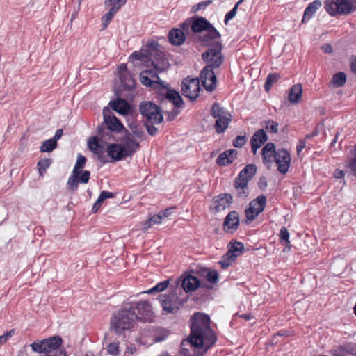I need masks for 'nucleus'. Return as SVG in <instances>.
Segmentation results:
<instances>
[{"label": "nucleus", "instance_id": "79ce46f5", "mask_svg": "<svg viewBox=\"0 0 356 356\" xmlns=\"http://www.w3.org/2000/svg\"><path fill=\"white\" fill-rule=\"evenodd\" d=\"M56 145L55 140L49 139L42 143L40 150L42 152H51L56 147Z\"/></svg>", "mask_w": 356, "mask_h": 356}, {"label": "nucleus", "instance_id": "6ab92c4d", "mask_svg": "<svg viewBox=\"0 0 356 356\" xmlns=\"http://www.w3.org/2000/svg\"><path fill=\"white\" fill-rule=\"evenodd\" d=\"M239 222L238 213L235 211L229 212L224 220V230L227 232L233 233L238 228Z\"/></svg>", "mask_w": 356, "mask_h": 356}, {"label": "nucleus", "instance_id": "603ef678", "mask_svg": "<svg viewBox=\"0 0 356 356\" xmlns=\"http://www.w3.org/2000/svg\"><path fill=\"white\" fill-rule=\"evenodd\" d=\"M346 167L350 170V171L356 176V147H355V153L353 157L349 159L347 162Z\"/></svg>", "mask_w": 356, "mask_h": 356}, {"label": "nucleus", "instance_id": "7ed1b4c3", "mask_svg": "<svg viewBox=\"0 0 356 356\" xmlns=\"http://www.w3.org/2000/svg\"><path fill=\"white\" fill-rule=\"evenodd\" d=\"M136 314L133 308L124 309L114 314L111 320V330L117 334L133 330L136 325Z\"/></svg>", "mask_w": 356, "mask_h": 356}, {"label": "nucleus", "instance_id": "c756f323", "mask_svg": "<svg viewBox=\"0 0 356 356\" xmlns=\"http://www.w3.org/2000/svg\"><path fill=\"white\" fill-rule=\"evenodd\" d=\"M321 1L319 0H316L309 3L304 12L302 22L305 23L309 21L314 15L316 10L321 7Z\"/></svg>", "mask_w": 356, "mask_h": 356}, {"label": "nucleus", "instance_id": "f257e3e1", "mask_svg": "<svg viewBox=\"0 0 356 356\" xmlns=\"http://www.w3.org/2000/svg\"><path fill=\"white\" fill-rule=\"evenodd\" d=\"M191 332L188 340L182 342V351L186 355H191L184 348L190 345L193 348L202 349L197 355L205 353L216 341V336L210 328L209 316L202 313H195L191 318Z\"/></svg>", "mask_w": 356, "mask_h": 356}, {"label": "nucleus", "instance_id": "39448f33", "mask_svg": "<svg viewBox=\"0 0 356 356\" xmlns=\"http://www.w3.org/2000/svg\"><path fill=\"white\" fill-rule=\"evenodd\" d=\"M222 44L216 42L213 47L202 54V59L209 68L219 67L224 61L222 54Z\"/></svg>", "mask_w": 356, "mask_h": 356}, {"label": "nucleus", "instance_id": "bf43d9fd", "mask_svg": "<svg viewBox=\"0 0 356 356\" xmlns=\"http://www.w3.org/2000/svg\"><path fill=\"white\" fill-rule=\"evenodd\" d=\"M246 142L245 137L243 136H238L233 142V145L236 147H242Z\"/></svg>", "mask_w": 356, "mask_h": 356}, {"label": "nucleus", "instance_id": "5701e85b", "mask_svg": "<svg viewBox=\"0 0 356 356\" xmlns=\"http://www.w3.org/2000/svg\"><path fill=\"white\" fill-rule=\"evenodd\" d=\"M180 282L182 289L186 292L195 291L200 284L199 280L191 275L181 277Z\"/></svg>", "mask_w": 356, "mask_h": 356}, {"label": "nucleus", "instance_id": "49530a36", "mask_svg": "<svg viewBox=\"0 0 356 356\" xmlns=\"http://www.w3.org/2000/svg\"><path fill=\"white\" fill-rule=\"evenodd\" d=\"M115 13H114L112 11L108 10V13H106L105 15H104L102 18V29H105L107 28L109 23L111 22L113 17L115 16Z\"/></svg>", "mask_w": 356, "mask_h": 356}, {"label": "nucleus", "instance_id": "7c9ffc66", "mask_svg": "<svg viewBox=\"0 0 356 356\" xmlns=\"http://www.w3.org/2000/svg\"><path fill=\"white\" fill-rule=\"evenodd\" d=\"M45 346V353H51L53 351H61L58 349L61 345V339L59 337H54L47 339H44Z\"/></svg>", "mask_w": 356, "mask_h": 356}, {"label": "nucleus", "instance_id": "58836bf2", "mask_svg": "<svg viewBox=\"0 0 356 356\" xmlns=\"http://www.w3.org/2000/svg\"><path fill=\"white\" fill-rule=\"evenodd\" d=\"M209 23L205 19L200 17L196 19L192 24V30L194 32H202L208 29Z\"/></svg>", "mask_w": 356, "mask_h": 356}, {"label": "nucleus", "instance_id": "6e6552de", "mask_svg": "<svg viewBox=\"0 0 356 356\" xmlns=\"http://www.w3.org/2000/svg\"><path fill=\"white\" fill-rule=\"evenodd\" d=\"M159 301L166 314L177 312L184 303V301L178 298L176 291L168 295L160 296Z\"/></svg>", "mask_w": 356, "mask_h": 356}, {"label": "nucleus", "instance_id": "680f3d73", "mask_svg": "<svg viewBox=\"0 0 356 356\" xmlns=\"http://www.w3.org/2000/svg\"><path fill=\"white\" fill-rule=\"evenodd\" d=\"M149 220H151L152 225L160 224L162 222L161 217L159 216V214L151 217Z\"/></svg>", "mask_w": 356, "mask_h": 356}, {"label": "nucleus", "instance_id": "f704fd0d", "mask_svg": "<svg viewBox=\"0 0 356 356\" xmlns=\"http://www.w3.org/2000/svg\"><path fill=\"white\" fill-rule=\"evenodd\" d=\"M234 187L239 197H246L248 196V187L247 180L243 181L236 177L234 181Z\"/></svg>", "mask_w": 356, "mask_h": 356}, {"label": "nucleus", "instance_id": "0e129e2a", "mask_svg": "<svg viewBox=\"0 0 356 356\" xmlns=\"http://www.w3.org/2000/svg\"><path fill=\"white\" fill-rule=\"evenodd\" d=\"M306 147V142L305 140H300L297 147L296 150L298 154H300V152Z\"/></svg>", "mask_w": 356, "mask_h": 356}, {"label": "nucleus", "instance_id": "423d86ee", "mask_svg": "<svg viewBox=\"0 0 356 356\" xmlns=\"http://www.w3.org/2000/svg\"><path fill=\"white\" fill-rule=\"evenodd\" d=\"M211 115L216 119L215 124L216 132L218 134L223 133L232 120L231 114L221 108L218 104H214L211 110Z\"/></svg>", "mask_w": 356, "mask_h": 356}, {"label": "nucleus", "instance_id": "a19ab883", "mask_svg": "<svg viewBox=\"0 0 356 356\" xmlns=\"http://www.w3.org/2000/svg\"><path fill=\"white\" fill-rule=\"evenodd\" d=\"M280 239L286 243V246L283 250L284 252L289 251L291 249L289 240V232L285 227H282L280 232Z\"/></svg>", "mask_w": 356, "mask_h": 356}, {"label": "nucleus", "instance_id": "9b49d317", "mask_svg": "<svg viewBox=\"0 0 356 356\" xmlns=\"http://www.w3.org/2000/svg\"><path fill=\"white\" fill-rule=\"evenodd\" d=\"M182 93L184 96L189 98L191 100L195 99L200 91V81L197 78L185 79L182 81Z\"/></svg>", "mask_w": 356, "mask_h": 356}, {"label": "nucleus", "instance_id": "a211bd4d", "mask_svg": "<svg viewBox=\"0 0 356 356\" xmlns=\"http://www.w3.org/2000/svg\"><path fill=\"white\" fill-rule=\"evenodd\" d=\"M232 202V197L229 194H220L213 198L211 208L216 212H220L229 208Z\"/></svg>", "mask_w": 356, "mask_h": 356}, {"label": "nucleus", "instance_id": "3c124183", "mask_svg": "<svg viewBox=\"0 0 356 356\" xmlns=\"http://www.w3.org/2000/svg\"><path fill=\"white\" fill-rule=\"evenodd\" d=\"M243 2V0L238 1L234 6V7L225 15V23L227 24L229 20L233 19L237 13V9L240 3Z\"/></svg>", "mask_w": 356, "mask_h": 356}, {"label": "nucleus", "instance_id": "2f4dec72", "mask_svg": "<svg viewBox=\"0 0 356 356\" xmlns=\"http://www.w3.org/2000/svg\"><path fill=\"white\" fill-rule=\"evenodd\" d=\"M88 147L94 154L98 156L99 159L101 158L104 152V147L99 144V139L97 136H92L88 138Z\"/></svg>", "mask_w": 356, "mask_h": 356}, {"label": "nucleus", "instance_id": "e433bc0d", "mask_svg": "<svg viewBox=\"0 0 356 356\" xmlns=\"http://www.w3.org/2000/svg\"><path fill=\"white\" fill-rule=\"evenodd\" d=\"M346 82V75L343 72H339L333 75L330 83V86L332 88H339L343 86Z\"/></svg>", "mask_w": 356, "mask_h": 356}, {"label": "nucleus", "instance_id": "5fc2aeb1", "mask_svg": "<svg viewBox=\"0 0 356 356\" xmlns=\"http://www.w3.org/2000/svg\"><path fill=\"white\" fill-rule=\"evenodd\" d=\"M108 353L112 355H118L119 354V345L118 343H110L108 346Z\"/></svg>", "mask_w": 356, "mask_h": 356}, {"label": "nucleus", "instance_id": "412c9836", "mask_svg": "<svg viewBox=\"0 0 356 356\" xmlns=\"http://www.w3.org/2000/svg\"><path fill=\"white\" fill-rule=\"evenodd\" d=\"M154 47V44H147L145 47L142 49L140 51L133 52L130 56V59L146 63L147 59L149 60V58L153 56L152 50Z\"/></svg>", "mask_w": 356, "mask_h": 356}, {"label": "nucleus", "instance_id": "4be33fe9", "mask_svg": "<svg viewBox=\"0 0 356 356\" xmlns=\"http://www.w3.org/2000/svg\"><path fill=\"white\" fill-rule=\"evenodd\" d=\"M122 144L128 156H131L140 148V142L131 135H125Z\"/></svg>", "mask_w": 356, "mask_h": 356}, {"label": "nucleus", "instance_id": "b1692460", "mask_svg": "<svg viewBox=\"0 0 356 356\" xmlns=\"http://www.w3.org/2000/svg\"><path fill=\"white\" fill-rule=\"evenodd\" d=\"M268 140L267 136L263 129H259L254 133L251 139L252 151L256 154L257 151Z\"/></svg>", "mask_w": 356, "mask_h": 356}, {"label": "nucleus", "instance_id": "dca6fc26", "mask_svg": "<svg viewBox=\"0 0 356 356\" xmlns=\"http://www.w3.org/2000/svg\"><path fill=\"white\" fill-rule=\"evenodd\" d=\"M275 161L280 172L285 174L291 165V155L285 149H279Z\"/></svg>", "mask_w": 356, "mask_h": 356}, {"label": "nucleus", "instance_id": "37998d69", "mask_svg": "<svg viewBox=\"0 0 356 356\" xmlns=\"http://www.w3.org/2000/svg\"><path fill=\"white\" fill-rule=\"evenodd\" d=\"M280 78V76L279 74L275 73V74H268L267 76L265 85H264L266 91H267V92L269 91L270 89L271 88L272 85L274 83H276L279 80Z\"/></svg>", "mask_w": 356, "mask_h": 356}, {"label": "nucleus", "instance_id": "13d9d810", "mask_svg": "<svg viewBox=\"0 0 356 356\" xmlns=\"http://www.w3.org/2000/svg\"><path fill=\"white\" fill-rule=\"evenodd\" d=\"M265 128L266 130L275 134L278 131V124L273 121H268L266 122Z\"/></svg>", "mask_w": 356, "mask_h": 356}, {"label": "nucleus", "instance_id": "2eb2a0df", "mask_svg": "<svg viewBox=\"0 0 356 356\" xmlns=\"http://www.w3.org/2000/svg\"><path fill=\"white\" fill-rule=\"evenodd\" d=\"M103 116L104 123L108 130L119 133L123 129V124L115 115L111 114L109 108H104Z\"/></svg>", "mask_w": 356, "mask_h": 356}, {"label": "nucleus", "instance_id": "4d7b16f0", "mask_svg": "<svg viewBox=\"0 0 356 356\" xmlns=\"http://www.w3.org/2000/svg\"><path fill=\"white\" fill-rule=\"evenodd\" d=\"M206 31H207L208 36L211 39L218 38L220 36L218 31L210 24Z\"/></svg>", "mask_w": 356, "mask_h": 356}, {"label": "nucleus", "instance_id": "9d476101", "mask_svg": "<svg viewBox=\"0 0 356 356\" xmlns=\"http://www.w3.org/2000/svg\"><path fill=\"white\" fill-rule=\"evenodd\" d=\"M244 245L241 242H234L230 243L227 252L222 257L219 261L222 268L230 266L236 260V257L243 253Z\"/></svg>", "mask_w": 356, "mask_h": 356}, {"label": "nucleus", "instance_id": "c9c22d12", "mask_svg": "<svg viewBox=\"0 0 356 356\" xmlns=\"http://www.w3.org/2000/svg\"><path fill=\"white\" fill-rule=\"evenodd\" d=\"M114 197H115V194L111 192L106 191H102L100 195H99L98 199L93 204V207L92 209V211L94 213L97 212L98 210L99 209V208L101 207L102 204L106 199L113 198Z\"/></svg>", "mask_w": 356, "mask_h": 356}, {"label": "nucleus", "instance_id": "c85d7f7f", "mask_svg": "<svg viewBox=\"0 0 356 356\" xmlns=\"http://www.w3.org/2000/svg\"><path fill=\"white\" fill-rule=\"evenodd\" d=\"M302 95V86L301 83L293 85L289 90L288 99L292 104H298Z\"/></svg>", "mask_w": 356, "mask_h": 356}, {"label": "nucleus", "instance_id": "69168bd1", "mask_svg": "<svg viewBox=\"0 0 356 356\" xmlns=\"http://www.w3.org/2000/svg\"><path fill=\"white\" fill-rule=\"evenodd\" d=\"M146 127H147V132L149 135L154 136L156 134L157 129L156 127H154V126L147 124Z\"/></svg>", "mask_w": 356, "mask_h": 356}, {"label": "nucleus", "instance_id": "e2e57ef3", "mask_svg": "<svg viewBox=\"0 0 356 356\" xmlns=\"http://www.w3.org/2000/svg\"><path fill=\"white\" fill-rule=\"evenodd\" d=\"M171 212L172 208H169L160 212L159 214L161 217V219L163 220V218L168 217L171 214Z\"/></svg>", "mask_w": 356, "mask_h": 356}, {"label": "nucleus", "instance_id": "c03bdc74", "mask_svg": "<svg viewBox=\"0 0 356 356\" xmlns=\"http://www.w3.org/2000/svg\"><path fill=\"white\" fill-rule=\"evenodd\" d=\"M51 163V160L49 159H42L38 163V169L41 177H43L46 170L49 168Z\"/></svg>", "mask_w": 356, "mask_h": 356}, {"label": "nucleus", "instance_id": "f3484780", "mask_svg": "<svg viewBox=\"0 0 356 356\" xmlns=\"http://www.w3.org/2000/svg\"><path fill=\"white\" fill-rule=\"evenodd\" d=\"M118 75L122 86L127 90L134 88L136 83L131 74L127 70L126 64H121L118 68Z\"/></svg>", "mask_w": 356, "mask_h": 356}, {"label": "nucleus", "instance_id": "052dcab7", "mask_svg": "<svg viewBox=\"0 0 356 356\" xmlns=\"http://www.w3.org/2000/svg\"><path fill=\"white\" fill-rule=\"evenodd\" d=\"M350 67L351 71L356 74V56H351L350 58Z\"/></svg>", "mask_w": 356, "mask_h": 356}, {"label": "nucleus", "instance_id": "338daca9", "mask_svg": "<svg viewBox=\"0 0 356 356\" xmlns=\"http://www.w3.org/2000/svg\"><path fill=\"white\" fill-rule=\"evenodd\" d=\"M321 49L325 53H332V47L330 44H324L321 47Z\"/></svg>", "mask_w": 356, "mask_h": 356}, {"label": "nucleus", "instance_id": "f03ea898", "mask_svg": "<svg viewBox=\"0 0 356 356\" xmlns=\"http://www.w3.org/2000/svg\"><path fill=\"white\" fill-rule=\"evenodd\" d=\"M153 56L149 58L154 70H145L140 74L141 83L147 87L157 89L164 85V81L160 80L157 74L166 70L170 64L162 52L159 51L156 47L152 50Z\"/></svg>", "mask_w": 356, "mask_h": 356}, {"label": "nucleus", "instance_id": "774afa93", "mask_svg": "<svg viewBox=\"0 0 356 356\" xmlns=\"http://www.w3.org/2000/svg\"><path fill=\"white\" fill-rule=\"evenodd\" d=\"M45 356H65L62 351H53L51 353L46 354Z\"/></svg>", "mask_w": 356, "mask_h": 356}, {"label": "nucleus", "instance_id": "20e7f679", "mask_svg": "<svg viewBox=\"0 0 356 356\" xmlns=\"http://www.w3.org/2000/svg\"><path fill=\"white\" fill-rule=\"evenodd\" d=\"M325 8L331 16L349 14L354 10L352 0H326Z\"/></svg>", "mask_w": 356, "mask_h": 356}, {"label": "nucleus", "instance_id": "473e14b6", "mask_svg": "<svg viewBox=\"0 0 356 356\" xmlns=\"http://www.w3.org/2000/svg\"><path fill=\"white\" fill-rule=\"evenodd\" d=\"M257 172V168L253 164L246 165L239 173L237 178L241 180H247V184L252 179Z\"/></svg>", "mask_w": 356, "mask_h": 356}, {"label": "nucleus", "instance_id": "8fccbe9b", "mask_svg": "<svg viewBox=\"0 0 356 356\" xmlns=\"http://www.w3.org/2000/svg\"><path fill=\"white\" fill-rule=\"evenodd\" d=\"M341 350L344 355L350 354L356 356V345L353 343L346 344L341 347Z\"/></svg>", "mask_w": 356, "mask_h": 356}, {"label": "nucleus", "instance_id": "aec40b11", "mask_svg": "<svg viewBox=\"0 0 356 356\" xmlns=\"http://www.w3.org/2000/svg\"><path fill=\"white\" fill-rule=\"evenodd\" d=\"M108 155L115 161H120L128 155L121 143H112L107 147Z\"/></svg>", "mask_w": 356, "mask_h": 356}, {"label": "nucleus", "instance_id": "09e8293b", "mask_svg": "<svg viewBox=\"0 0 356 356\" xmlns=\"http://www.w3.org/2000/svg\"><path fill=\"white\" fill-rule=\"evenodd\" d=\"M169 333L165 329H158L154 336V341L156 342L161 341L167 338Z\"/></svg>", "mask_w": 356, "mask_h": 356}, {"label": "nucleus", "instance_id": "6e6d98bb", "mask_svg": "<svg viewBox=\"0 0 356 356\" xmlns=\"http://www.w3.org/2000/svg\"><path fill=\"white\" fill-rule=\"evenodd\" d=\"M207 279L210 283L215 284L218 280V274L216 270L209 271L207 274Z\"/></svg>", "mask_w": 356, "mask_h": 356}, {"label": "nucleus", "instance_id": "a18cd8bd", "mask_svg": "<svg viewBox=\"0 0 356 356\" xmlns=\"http://www.w3.org/2000/svg\"><path fill=\"white\" fill-rule=\"evenodd\" d=\"M169 284V280H165L162 282L157 284L155 286L146 291L147 293H152L154 292H161L164 291Z\"/></svg>", "mask_w": 356, "mask_h": 356}, {"label": "nucleus", "instance_id": "ddd939ff", "mask_svg": "<svg viewBox=\"0 0 356 356\" xmlns=\"http://www.w3.org/2000/svg\"><path fill=\"white\" fill-rule=\"evenodd\" d=\"M86 159L81 154H79L74 167L73 171L70 175L67 185L68 188L72 191H76L78 188V177L81 174V169L84 167Z\"/></svg>", "mask_w": 356, "mask_h": 356}, {"label": "nucleus", "instance_id": "4c0bfd02", "mask_svg": "<svg viewBox=\"0 0 356 356\" xmlns=\"http://www.w3.org/2000/svg\"><path fill=\"white\" fill-rule=\"evenodd\" d=\"M126 2L127 0H106L104 2V6L108 8V10L116 14Z\"/></svg>", "mask_w": 356, "mask_h": 356}, {"label": "nucleus", "instance_id": "1a4fd4ad", "mask_svg": "<svg viewBox=\"0 0 356 356\" xmlns=\"http://www.w3.org/2000/svg\"><path fill=\"white\" fill-rule=\"evenodd\" d=\"M130 308L135 311L137 318L140 321L150 322L154 318V312L148 301H140L131 305Z\"/></svg>", "mask_w": 356, "mask_h": 356}, {"label": "nucleus", "instance_id": "393cba45", "mask_svg": "<svg viewBox=\"0 0 356 356\" xmlns=\"http://www.w3.org/2000/svg\"><path fill=\"white\" fill-rule=\"evenodd\" d=\"M277 156L275 146L273 143H268L262 149L263 162L266 164L272 163Z\"/></svg>", "mask_w": 356, "mask_h": 356}, {"label": "nucleus", "instance_id": "cd10ccee", "mask_svg": "<svg viewBox=\"0 0 356 356\" xmlns=\"http://www.w3.org/2000/svg\"><path fill=\"white\" fill-rule=\"evenodd\" d=\"M113 110L122 115H126L129 112L130 106L127 102L123 99H117L109 103Z\"/></svg>", "mask_w": 356, "mask_h": 356}, {"label": "nucleus", "instance_id": "bb28decb", "mask_svg": "<svg viewBox=\"0 0 356 356\" xmlns=\"http://www.w3.org/2000/svg\"><path fill=\"white\" fill-rule=\"evenodd\" d=\"M238 152L235 149H229L221 153L216 162L219 165L225 166L232 163L236 158Z\"/></svg>", "mask_w": 356, "mask_h": 356}, {"label": "nucleus", "instance_id": "72a5a7b5", "mask_svg": "<svg viewBox=\"0 0 356 356\" xmlns=\"http://www.w3.org/2000/svg\"><path fill=\"white\" fill-rule=\"evenodd\" d=\"M169 40L172 44H181L185 40V35L184 32L178 29H172L169 33Z\"/></svg>", "mask_w": 356, "mask_h": 356}, {"label": "nucleus", "instance_id": "a878e982", "mask_svg": "<svg viewBox=\"0 0 356 356\" xmlns=\"http://www.w3.org/2000/svg\"><path fill=\"white\" fill-rule=\"evenodd\" d=\"M164 85L165 86V87L161 86L160 88H158L156 90H166V94H165L166 99L168 101L172 102L174 104V105L177 107L181 106L183 104V101H182V98L180 96L179 93L175 90L168 89V84L165 82H164Z\"/></svg>", "mask_w": 356, "mask_h": 356}, {"label": "nucleus", "instance_id": "ea45409f", "mask_svg": "<svg viewBox=\"0 0 356 356\" xmlns=\"http://www.w3.org/2000/svg\"><path fill=\"white\" fill-rule=\"evenodd\" d=\"M129 127L131 132L127 133L126 135H131L134 138H136L138 141L140 142L144 136L143 129L134 124H130Z\"/></svg>", "mask_w": 356, "mask_h": 356}, {"label": "nucleus", "instance_id": "f8f14e48", "mask_svg": "<svg viewBox=\"0 0 356 356\" xmlns=\"http://www.w3.org/2000/svg\"><path fill=\"white\" fill-rule=\"evenodd\" d=\"M266 204V197L264 195L258 196L250 204L249 207L245 209V213L248 220H253L261 211H263Z\"/></svg>", "mask_w": 356, "mask_h": 356}, {"label": "nucleus", "instance_id": "864d4df0", "mask_svg": "<svg viewBox=\"0 0 356 356\" xmlns=\"http://www.w3.org/2000/svg\"><path fill=\"white\" fill-rule=\"evenodd\" d=\"M90 173L88 170H84L81 172V174L78 177V184H86L88 182L90 179Z\"/></svg>", "mask_w": 356, "mask_h": 356}, {"label": "nucleus", "instance_id": "de8ad7c7", "mask_svg": "<svg viewBox=\"0 0 356 356\" xmlns=\"http://www.w3.org/2000/svg\"><path fill=\"white\" fill-rule=\"evenodd\" d=\"M32 350L38 353H45L44 341H36L31 344Z\"/></svg>", "mask_w": 356, "mask_h": 356}, {"label": "nucleus", "instance_id": "0eeeda50", "mask_svg": "<svg viewBox=\"0 0 356 356\" xmlns=\"http://www.w3.org/2000/svg\"><path fill=\"white\" fill-rule=\"evenodd\" d=\"M140 111L149 124H160L163 121V115L160 108L151 102L142 103Z\"/></svg>", "mask_w": 356, "mask_h": 356}, {"label": "nucleus", "instance_id": "4468645a", "mask_svg": "<svg viewBox=\"0 0 356 356\" xmlns=\"http://www.w3.org/2000/svg\"><path fill=\"white\" fill-rule=\"evenodd\" d=\"M200 77L203 86L207 90L211 92L215 90L217 81L213 68L204 67L200 73Z\"/></svg>", "mask_w": 356, "mask_h": 356}]
</instances>
